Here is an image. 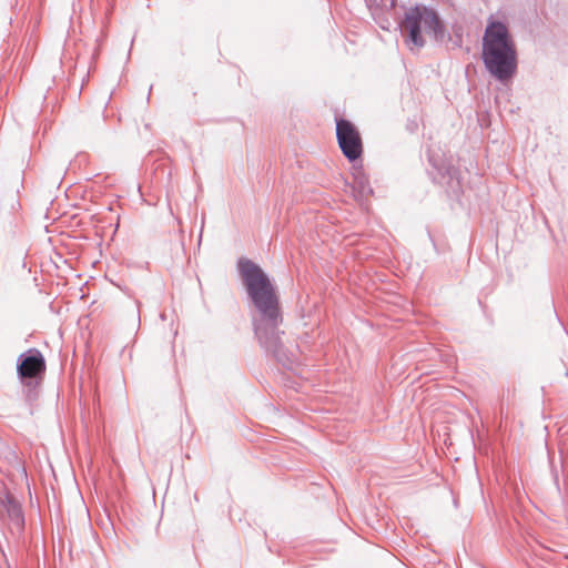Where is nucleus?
Returning a JSON list of instances; mask_svg holds the SVG:
<instances>
[{
    "instance_id": "nucleus-1",
    "label": "nucleus",
    "mask_w": 568,
    "mask_h": 568,
    "mask_svg": "<svg viewBox=\"0 0 568 568\" xmlns=\"http://www.w3.org/2000/svg\"><path fill=\"white\" fill-rule=\"evenodd\" d=\"M237 271L251 305L252 325L258 344L277 363L290 368L294 358L283 344V311L275 284L258 264L247 257L237 260Z\"/></svg>"
},
{
    "instance_id": "nucleus-2",
    "label": "nucleus",
    "mask_w": 568,
    "mask_h": 568,
    "mask_svg": "<svg viewBox=\"0 0 568 568\" xmlns=\"http://www.w3.org/2000/svg\"><path fill=\"white\" fill-rule=\"evenodd\" d=\"M481 61L485 70L496 81L507 84L518 70L516 42L508 26L489 19L481 39Z\"/></svg>"
},
{
    "instance_id": "nucleus-3",
    "label": "nucleus",
    "mask_w": 568,
    "mask_h": 568,
    "mask_svg": "<svg viewBox=\"0 0 568 568\" xmlns=\"http://www.w3.org/2000/svg\"><path fill=\"white\" fill-rule=\"evenodd\" d=\"M422 24L437 42H442L448 37L445 23L438 12L428 6L416 3L406 9L403 20L398 23L408 44L418 49L425 47Z\"/></svg>"
},
{
    "instance_id": "nucleus-4",
    "label": "nucleus",
    "mask_w": 568,
    "mask_h": 568,
    "mask_svg": "<svg viewBox=\"0 0 568 568\" xmlns=\"http://www.w3.org/2000/svg\"><path fill=\"white\" fill-rule=\"evenodd\" d=\"M336 138L344 156L354 162L363 152L362 138L357 128L344 118L336 119Z\"/></svg>"
},
{
    "instance_id": "nucleus-5",
    "label": "nucleus",
    "mask_w": 568,
    "mask_h": 568,
    "mask_svg": "<svg viewBox=\"0 0 568 568\" xmlns=\"http://www.w3.org/2000/svg\"><path fill=\"white\" fill-rule=\"evenodd\" d=\"M45 367L44 356L34 347L27 349L17 358V375L26 385H30L33 379L42 377Z\"/></svg>"
},
{
    "instance_id": "nucleus-6",
    "label": "nucleus",
    "mask_w": 568,
    "mask_h": 568,
    "mask_svg": "<svg viewBox=\"0 0 568 568\" xmlns=\"http://www.w3.org/2000/svg\"><path fill=\"white\" fill-rule=\"evenodd\" d=\"M428 161L433 168L429 174L435 183H449L457 176L458 170L448 160L432 150L428 151Z\"/></svg>"
},
{
    "instance_id": "nucleus-7",
    "label": "nucleus",
    "mask_w": 568,
    "mask_h": 568,
    "mask_svg": "<svg viewBox=\"0 0 568 568\" xmlns=\"http://www.w3.org/2000/svg\"><path fill=\"white\" fill-rule=\"evenodd\" d=\"M6 509L10 517V519L17 525V526H23L24 524V517L22 514V509L20 504L11 496H8L6 498Z\"/></svg>"
}]
</instances>
